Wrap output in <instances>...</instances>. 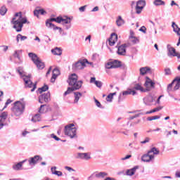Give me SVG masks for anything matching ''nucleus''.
<instances>
[{
	"label": "nucleus",
	"instance_id": "9b49d317",
	"mask_svg": "<svg viewBox=\"0 0 180 180\" xmlns=\"http://www.w3.org/2000/svg\"><path fill=\"white\" fill-rule=\"evenodd\" d=\"M144 86L146 88L145 89L146 92H148L149 91H151V89H154V88H155V83L149 77H146Z\"/></svg>",
	"mask_w": 180,
	"mask_h": 180
},
{
	"label": "nucleus",
	"instance_id": "473e14b6",
	"mask_svg": "<svg viewBox=\"0 0 180 180\" xmlns=\"http://www.w3.org/2000/svg\"><path fill=\"white\" fill-rule=\"evenodd\" d=\"M111 63L112 64V68H119V67L121 66L120 61H119L117 60H114L111 61Z\"/></svg>",
	"mask_w": 180,
	"mask_h": 180
},
{
	"label": "nucleus",
	"instance_id": "1a4fd4ad",
	"mask_svg": "<svg viewBox=\"0 0 180 180\" xmlns=\"http://www.w3.org/2000/svg\"><path fill=\"white\" fill-rule=\"evenodd\" d=\"M155 97L152 96L151 94L146 96L143 98V103L146 106H153V105H155Z\"/></svg>",
	"mask_w": 180,
	"mask_h": 180
},
{
	"label": "nucleus",
	"instance_id": "72a5a7b5",
	"mask_svg": "<svg viewBox=\"0 0 180 180\" xmlns=\"http://www.w3.org/2000/svg\"><path fill=\"white\" fill-rule=\"evenodd\" d=\"M148 152L150 154H153L154 155H158L160 154V150L155 147L152 148Z\"/></svg>",
	"mask_w": 180,
	"mask_h": 180
},
{
	"label": "nucleus",
	"instance_id": "052dcab7",
	"mask_svg": "<svg viewBox=\"0 0 180 180\" xmlns=\"http://www.w3.org/2000/svg\"><path fill=\"white\" fill-rule=\"evenodd\" d=\"M180 88V83H176V85L174 88V91H178V89H179Z\"/></svg>",
	"mask_w": 180,
	"mask_h": 180
},
{
	"label": "nucleus",
	"instance_id": "c756f323",
	"mask_svg": "<svg viewBox=\"0 0 180 180\" xmlns=\"http://www.w3.org/2000/svg\"><path fill=\"white\" fill-rule=\"evenodd\" d=\"M27 37L23 36V35L20 34H18L16 36L17 43H19V40H20L21 41H25V40H27Z\"/></svg>",
	"mask_w": 180,
	"mask_h": 180
},
{
	"label": "nucleus",
	"instance_id": "c03bdc74",
	"mask_svg": "<svg viewBox=\"0 0 180 180\" xmlns=\"http://www.w3.org/2000/svg\"><path fill=\"white\" fill-rule=\"evenodd\" d=\"M94 98V101L96 105V107L102 109L103 107H102V104H101V102H99V101H98L95 97Z\"/></svg>",
	"mask_w": 180,
	"mask_h": 180
},
{
	"label": "nucleus",
	"instance_id": "8fccbe9b",
	"mask_svg": "<svg viewBox=\"0 0 180 180\" xmlns=\"http://www.w3.org/2000/svg\"><path fill=\"white\" fill-rule=\"evenodd\" d=\"M146 143H150L149 137H146L144 141H141V144H146Z\"/></svg>",
	"mask_w": 180,
	"mask_h": 180
},
{
	"label": "nucleus",
	"instance_id": "7c9ffc66",
	"mask_svg": "<svg viewBox=\"0 0 180 180\" xmlns=\"http://www.w3.org/2000/svg\"><path fill=\"white\" fill-rule=\"evenodd\" d=\"M133 89H135L136 91H140L141 92H146V89L141 86L139 84H136L134 85Z\"/></svg>",
	"mask_w": 180,
	"mask_h": 180
},
{
	"label": "nucleus",
	"instance_id": "09e8293b",
	"mask_svg": "<svg viewBox=\"0 0 180 180\" xmlns=\"http://www.w3.org/2000/svg\"><path fill=\"white\" fill-rule=\"evenodd\" d=\"M95 85L98 87V88H101L102 87V82L101 81H96L95 82Z\"/></svg>",
	"mask_w": 180,
	"mask_h": 180
},
{
	"label": "nucleus",
	"instance_id": "7ed1b4c3",
	"mask_svg": "<svg viewBox=\"0 0 180 180\" xmlns=\"http://www.w3.org/2000/svg\"><path fill=\"white\" fill-rule=\"evenodd\" d=\"M16 71L17 72H18L19 75L21 77V78H22L23 81L25 82V88H32L31 92H34V90L37 88V84L36 83L33 84V82L30 81V75L26 76L25 75L22 67H18Z\"/></svg>",
	"mask_w": 180,
	"mask_h": 180
},
{
	"label": "nucleus",
	"instance_id": "13d9d810",
	"mask_svg": "<svg viewBox=\"0 0 180 180\" xmlns=\"http://www.w3.org/2000/svg\"><path fill=\"white\" fill-rule=\"evenodd\" d=\"M146 30H147V28H146V27H144V26H142L139 29V32H142L143 33H146Z\"/></svg>",
	"mask_w": 180,
	"mask_h": 180
},
{
	"label": "nucleus",
	"instance_id": "0e129e2a",
	"mask_svg": "<svg viewBox=\"0 0 180 180\" xmlns=\"http://www.w3.org/2000/svg\"><path fill=\"white\" fill-rule=\"evenodd\" d=\"M38 12L39 15H44V13H46V11L44 9H38Z\"/></svg>",
	"mask_w": 180,
	"mask_h": 180
},
{
	"label": "nucleus",
	"instance_id": "de8ad7c7",
	"mask_svg": "<svg viewBox=\"0 0 180 180\" xmlns=\"http://www.w3.org/2000/svg\"><path fill=\"white\" fill-rule=\"evenodd\" d=\"M11 103H12V100H11V99L8 98V99L6 101V103H5V105H4V109H6V108L8 107V105H11Z\"/></svg>",
	"mask_w": 180,
	"mask_h": 180
},
{
	"label": "nucleus",
	"instance_id": "ea45409f",
	"mask_svg": "<svg viewBox=\"0 0 180 180\" xmlns=\"http://www.w3.org/2000/svg\"><path fill=\"white\" fill-rule=\"evenodd\" d=\"M62 22L65 23V25H68V23H71V18L65 17V18H62Z\"/></svg>",
	"mask_w": 180,
	"mask_h": 180
},
{
	"label": "nucleus",
	"instance_id": "4d7b16f0",
	"mask_svg": "<svg viewBox=\"0 0 180 180\" xmlns=\"http://www.w3.org/2000/svg\"><path fill=\"white\" fill-rule=\"evenodd\" d=\"M85 9H86V6H83L79 8V12H85Z\"/></svg>",
	"mask_w": 180,
	"mask_h": 180
},
{
	"label": "nucleus",
	"instance_id": "3c124183",
	"mask_svg": "<svg viewBox=\"0 0 180 180\" xmlns=\"http://www.w3.org/2000/svg\"><path fill=\"white\" fill-rule=\"evenodd\" d=\"M44 106H46V105H41L40 106L39 110V113H44Z\"/></svg>",
	"mask_w": 180,
	"mask_h": 180
},
{
	"label": "nucleus",
	"instance_id": "cd10ccee",
	"mask_svg": "<svg viewBox=\"0 0 180 180\" xmlns=\"http://www.w3.org/2000/svg\"><path fill=\"white\" fill-rule=\"evenodd\" d=\"M116 25L117 26H123L124 25V20L122 18V16H118L117 19L116 20Z\"/></svg>",
	"mask_w": 180,
	"mask_h": 180
},
{
	"label": "nucleus",
	"instance_id": "39448f33",
	"mask_svg": "<svg viewBox=\"0 0 180 180\" xmlns=\"http://www.w3.org/2000/svg\"><path fill=\"white\" fill-rule=\"evenodd\" d=\"M74 124H69L65 127L64 133L71 139H77V128Z\"/></svg>",
	"mask_w": 180,
	"mask_h": 180
},
{
	"label": "nucleus",
	"instance_id": "f704fd0d",
	"mask_svg": "<svg viewBox=\"0 0 180 180\" xmlns=\"http://www.w3.org/2000/svg\"><path fill=\"white\" fill-rule=\"evenodd\" d=\"M129 40H130V41H131V43H133V44H137V43L139 42V39H137V37H134V36H132V35H131V36L129 37Z\"/></svg>",
	"mask_w": 180,
	"mask_h": 180
},
{
	"label": "nucleus",
	"instance_id": "412c9836",
	"mask_svg": "<svg viewBox=\"0 0 180 180\" xmlns=\"http://www.w3.org/2000/svg\"><path fill=\"white\" fill-rule=\"evenodd\" d=\"M116 41H117V34L115 33L111 34V37L108 39L109 46H115Z\"/></svg>",
	"mask_w": 180,
	"mask_h": 180
},
{
	"label": "nucleus",
	"instance_id": "b1692460",
	"mask_svg": "<svg viewBox=\"0 0 180 180\" xmlns=\"http://www.w3.org/2000/svg\"><path fill=\"white\" fill-rule=\"evenodd\" d=\"M139 71L141 75H146L147 72H150V71H151V68H150L149 67L141 68Z\"/></svg>",
	"mask_w": 180,
	"mask_h": 180
},
{
	"label": "nucleus",
	"instance_id": "e433bc0d",
	"mask_svg": "<svg viewBox=\"0 0 180 180\" xmlns=\"http://www.w3.org/2000/svg\"><path fill=\"white\" fill-rule=\"evenodd\" d=\"M115 95H116V92L108 94L106 97L107 102H112V100L113 99V96H115Z\"/></svg>",
	"mask_w": 180,
	"mask_h": 180
},
{
	"label": "nucleus",
	"instance_id": "5fc2aeb1",
	"mask_svg": "<svg viewBox=\"0 0 180 180\" xmlns=\"http://www.w3.org/2000/svg\"><path fill=\"white\" fill-rule=\"evenodd\" d=\"M172 82H173V84L174 82H176V84H180V77H176Z\"/></svg>",
	"mask_w": 180,
	"mask_h": 180
},
{
	"label": "nucleus",
	"instance_id": "864d4df0",
	"mask_svg": "<svg viewBox=\"0 0 180 180\" xmlns=\"http://www.w3.org/2000/svg\"><path fill=\"white\" fill-rule=\"evenodd\" d=\"M65 169H66L67 171H69V172H71V171H72L73 172H75V169H72V167L65 166Z\"/></svg>",
	"mask_w": 180,
	"mask_h": 180
},
{
	"label": "nucleus",
	"instance_id": "4be33fe9",
	"mask_svg": "<svg viewBox=\"0 0 180 180\" xmlns=\"http://www.w3.org/2000/svg\"><path fill=\"white\" fill-rule=\"evenodd\" d=\"M60 75V70L57 68L53 69L52 77L51 78V82H56L57 77Z\"/></svg>",
	"mask_w": 180,
	"mask_h": 180
},
{
	"label": "nucleus",
	"instance_id": "a878e982",
	"mask_svg": "<svg viewBox=\"0 0 180 180\" xmlns=\"http://www.w3.org/2000/svg\"><path fill=\"white\" fill-rule=\"evenodd\" d=\"M51 53L54 54V56H61L63 54V51L61 48L56 47L54 49H51Z\"/></svg>",
	"mask_w": 180,
	"mask_h": 180
},
{
	"label": "nucleus",
	"instance_id": "f03ea898",
	"mask_svg": "<svg viewBox=\"0 0 180 180\" xmlns=\"http://www.w3.org/2000/svg\"><path fill=\"white\" fill-rule=\"evenodd\" d=\"M11 23L13 25V27L16 32H22L23 25L25 23H30L27 22V18L22 15V12L16 13L11 20Z\"/></svg>",
	"mask_w": 180,
	"mask_h": 180
},
{
	"label": "nucleus",
	"instance_id": "423d86ee",
	"mask_svg": "<svg viewBox=\"0 0 180 180\" xmlns=\"http://www.w3.org/2000/svg\"><path fill=\"white\" fill-rule=\"evenodd\" d=\"M28 56L35 65H37L38 70H43V68H44V63L40 60V58L37 57V55L33 53H29Z\"/></svg>",
	"mask_w": 180,
	"mask_h": 180
},
{
	"label": "nucleus",
	"instance_id": "f8f14e48",
	"mask_svg": "<svg viewBox=\"0 0 180 180\" xmlns=\"http://www.w3.org/2000/svg\"><path fill=\"white\" fill-rule=\"evenodd\" d=\"M144 6H146V1L144 0H139L136 2V13L137 15H140L143 9H144Z\"/></svg>",
	"mask_w": 180,
	"mask_h": 180
},
{
	"label": "nucleus",
	"instance_id": "f257e3e1",
	"mask_svg": "<svg viewBox=\"0 0 180 180\" xmlns=\"http://www.w3.org/2000/svg\"><path fill=\"white\" fill-rule=\"evenodd\" d=\"M68 82L72 87L68 88L67 91L64 93V96L70 95V94H71V92H74V91H78V89H81L82 87V84H84L82 80L78 81V76L75 73H73L69 76Z\"/></svg>",
	"mask_w": 180,
	"mask_h": 180
},
{
	"label": "nucleus",
	"instance_id": "6e6d98bb",
	"mask_svg": "<svg viewBox=\"0 0 180 180\" xmlns=\"http://www.w3.org/2000/svg\"><path fill=\"white\" fill-rule=\"evenodd\" d=\"M56 22V23H61L63 22V17H57Z\"/></svg>",
	"mask_w": 180,
	"mask_h": 180
},
{
	"label": "nucleus",
	"instance_id": "6ab92c4d",
	"mask_svg": "<svg viewBox=\"0 0 180 180\" xmlns=\"http://www.w3.org/2000/svg\"><path fill=\"white\" fill-rule=\"evenodd\" d=\"M139 168H140L139 166H134L131 169H128L126 171L125 175H127V176H133V175L136 174L137 169H139Z\"/></svg>",
	"mask_w": 180,
	"mask_h": 180
},
{
	"label": "nucleus",
	"instance_id": "20e7f679",
	"mask_svg": "<svg viewBox=\"0 0 180 180\" xmlns=\"http://www.w3.org/2000/svg\"><path fill=\"white\" fill-rule=\"evenodd\" d=\"M25 108H26V104L25 103V102L15 101L13 103V106L11 108V110L14 116H16V117H19V116H21V115H23Z\"/></svg>",
	"mask_w": 180,
	"mask_h": 180
},
{
	"label": "nucleus",
	"instance_id": "bb28decb",
	"mask_svg": "<svg viewBox=\"0 0 180 180\" xmlns=\"http://www.w3.org/2000/svg\"><path fill=\"white\" fill-rule=\"evenodd\" d=\"M153 5H155V6H165V1L162 0H155Z\"/></svg>",
	"mask_w": 180,
	"mask_h": 180
},
{
	"label": "nucleus",
	"instance_id": "2eb2a0df",
	"mask_svg": "<svg viewBox=\"0 0 180 180\" xmlns=\"http://www.w3.org/2000/svg\"><path fill=\"white\" fill-rule=\"evenodd\" d=\"M6 119H8V112H3L0 115V130L4 128V126H6Z\"/></svg>",
	"mask_w": 180,
	"mask_h": 180
},
{
	"label": "nucleus",
	"instance_id": "79ce46f5",
	"mask_svg": "<svg viewBox=\"0 0 180 180\" xmlns=\"http://www.w3.org/2000/svg\"><path fill=\"white\" fill-rule=\"evenodd\" d=\"M7 11L6 7L2 6L0 9V14L1 16H4L6 13Z\"/></svg>",
	"mask_w": 180,
	"mask_h": 180
},
{
	"label": "nucleus",
	"instance_id": "6e6552de",
	"mask_svg": "<svg viewBox=\"0 0 180 180\" xmlns=\"http://www.w3.org/2000/svg\"><path fill=\"white\" fill-rule=\"evenodd\" d=\"M167 56L168 57H177V58H180V53L176 52L175 48L171 46L170 44L167 45Z\"/></svg>",
	"mask_w": 180,
	"mask_h": 180
},
{
	"label": "nucleus",
	"instance_id": "680f3d73",
	"mask_svg": "<svg viewBox=\"0 0 180 180\" xmlns=\"http://www.w3.org/2000/svg\"><path fill=\"white\" fill-rule=\"evenodd\" d=\"M175 176L176 178H180V169L176 171Z\"/></svg>",
	"mask_w": 180,
	"mask_h": 180
},
{
	"label": "nucleus",
	"instance_id": "338daca9",
	"mask_svg": "<svg viewBox=\"0 0 180 180\" xmlns=\"http://www.w3.org/2000/svg\"><path fill=\"white\" fill-rule=\"evenodd\" d=\"M174 5H175L176 6H179V5H178V4H176V3L175 2V1L173 0V1H171L170 6H174Z\"/></svg>",
	"mask_w": 180,
	"mask_h": 180
},
{
	"label": "nucleus",
	"instance_id": "bf43d9fd",
	"mask_svg": "<svg viewBox=\"0 0 180 180\" xmlns=\"http://www.w3.org/2000/svg\"><path fill=\"white\" fill-rule=\"evenodd\" d=\"M129 158H131V155H127L124 158H122L121 160L122 161H124L126 160H129Z\"/></svg>",
	"mask_w": 180,
	"mask_h": 180
},
{
	"label": "nucleus",
	"instance_id": "49530a36",
	"mask_svg": "<svg viewBox=\"0 0 180 180\" xmlns=\"http://www.w3.org/2000/svg\"><path fill=\"white\" fill-rule=\"evenodd\" d=\"M53 175H57V176H63V172L57 171L53 172Z\"/></svg>",
	"mask_w": 180,
	"mask_h": 180
},
{
	"label": "nucleus",
	"instance_id": "4468645a",
	"mask_svg": "<svg viewBox=\"0 0 180 180\" xmlns=\"http://www.w3.org/2000/svg\"><path fill=\"white\" fill-rule=\"evenodd\" d=\"M77 160H84V161H89L92 158L91 157V153H78L76 157Z\"/></svg>",
	"mask_w": 180,
	"mask_h": 180
},
{
	"label": "nucleus",
	"instance_id": "a19ab883",
	"mask_svg": "<svg viewBox=\"0 0 180 180\" xmlns=\"http://www.w3.org/2000/svg\"><path fill=\"white\" fill-rule=\"evenodd\" d=\"M105 67L107 70H112V68H113V65L112 63V61H110L105 63Z\"/></svg>",
	"mask_w": 180,
	"mask_h": 180
},
{
	"label": "nucleus",
	"instance_id": "69168bd1",
	"mask_svg": "<svg viewBox=\"0 0 180 180\" xmlns=\"http://www.w3.org/2000/svg\"><path fill=\"white\" fill-rule=\"evenodd\" d=\"M56 169H57V167H53L51 168V171L53 175H54V172H57V170H56Z\"/></svg>",
	"mask_w": 180,
	"mask_h": 180
},
{
	"label": "nucleus",
	"instance_id": "aec40b11",
	"mask_svg": "<svg viewBox=\"0 0 180 180\" xmlns=\"http://www.w3.org/2000/svg\"><path fill=\"white\" fill-rule=\"evenodd\" d=\"M26 161H27V159H25L17 164L13 165V169H14V171H20V169H22V167H23V164H25Z\"/></svg>",
	"mask_w": 180,
	"mask_h": 180
},
{
	"label": "nucleus",
	"instance_id": "c85d7f7f",
	"mask_svg": "<svg viewBox=\"0 0 180 180\" xmlns=\"http://www.w3.org/2000/svg\"><path fill=\"white\" fill-rule=\"evenodd\" d=\"M31 120L32 122H34V123H36L41 120V117L40 114H36L34 116L32 117Z\"/></svg>",
	"mask_w": 180,
	"mask_h": 180
},
{
	"label": "nucleus",
	"instance_id": "774afa93",
	"mask_svg": "<svg viewBox=\"0 0 180 180\" xmlns=\"http://www.w3.org/2000/svg\"><path fill=\"white\" fill-rule=\"evenodd\" d=\"M29 133H30V132H29V131H24L22 133V137H26V135H27V134H29Z\"/></svg>",
	"mask_w": 180,
	"mask_h": 180
},
{
	"label": "nucleus",
	"instance_id": "5701e85b",
	"mask_svg": "<svg viewBox=\"0 0 180 180\" xmlns=\"http://www.w3.org/2000/svg\"><path fill=\"white\" fill-rule=\"evenodd\" d=\"M172 27L173 28V32L177 34V36H180L179 32V27H178V25L175 23V22H172Z\"/></svg>",
	"mask_w": 180,
	"mask_h": 180
},
{
	"label": "nucleus",
	"instance_id": "ddd939ff",
	"mask_svg": "<svg viewBox=\"0 0 180 180\" xmlns=\"http://www.w3.org/2000/svg\"><path fill=\"white\" fill-rule=\"evenodd\" d=\"M41 161L43 160V158H41L40 155H37L34 157L30 158L27 161H28V164L30 167H34L37 162H39V160Z\"/></svg>",
	"mask_w": 180,
	"mask_h": 180
},
{
	"label": "nucleus",
	"instance_id": "a211bd4d",
	"mask_svg": "<svg viewBox=\"0 0 180 180\" xmlns=\"http://www.w3.org/2000/svg\"><path fill=\"white\" fill-rule=\"evenodd\" d=\"M152 160H154V155L150 154L149 151L141 157V161L143 162H150Z\"/></svg>",
	"mask_w": 180,
	"mask_h": 180
},
{
	"label": "nucleus",
	"instance_id": "603ef678",
	"mask_svg": "<svg viewBox=\"0 0 180 180\" xmlns=\"http://www.w3.org/2000/svg\"><path fill=\"white\" fill-rule=\"evenodd\" d=\"M165 75H171V69L166 68L165 69Z\"/></svg>",
	"mask_w": 180,
	"mask_h": 180
},
{
	"label": "nucleus",
	"instance_id": "0eeeda50",
	"mask_svg": "<svg viewBox=\"0 0 180 180\" xmlns=\"http://www.w3.org/2000/svg\"><path fill=\"white\" fill-rule=\"evenodd\" d=\"M56 18H51L46 21V26L49 29H53V30H59V32L61 33L63 32V29L60 27L56 26L54 24L52 23V22H56Z\"/></svg>",
	"mask_w": 180,
	"mask_h": 180
},
{
	"label": "nucleus",
	"instance_id": "393cba45",
	"mask_svg": "<svg viewBox=\"0 0 180 180\" xmlns=\"http://www.w3.org/2000/svg\"><path fill=\"white\" fill-rule=\"evenodd\" d=\"M74 95H75L74 103H78V101H79V98L82 97V93L76 91V92H74Z\"/></svg>",
	"mask_w": 180,
	"mask_h": 180
},
{
	"label": "nucleus",
	"instance_id": "9d476101",
	"mask_svg": "<svg viewBox=\"0 0 180 180\" xmlns=\"http://www.w3.org/2000/svg\"><path fill=\"white\" fill-rule=\"evenodd\" d=\"M85 63H88L87 60H79L72 65V70L78 71V70H84L86 67Z\"/></svg>",
	"mask_w": 180,
	"mask_h": 180
},
{
	"label": "nucleus",
	"instance_id": "2f4dec72",
	"mask_svg": "<svg viewBox=\"0 0 180 180\" xmlns=\"http://www.w3.org/2000/svg\"><path fill=\"white\" fill-rule=\"evenodd\" d=\"M108 176V173L105 172H101L98 173H96L94 174V176H96V178H105V176Z\"/></svg>",
	"mask_w": 180,
	"mask_h": 180
},
{
	"label": "nucleus",
	"instance_id": "58836bf2",
	"mask_svg": "<svg viewBox=\"0 0 180 180\" xmlns=\"http://www.w3.org/2000/svg\"><path fill=\"white\" fill-rule=\"evenodd\" d=\"M48 90H49L48 85H44V86H42L38 89L39 94H43V92H46V91H48Z\"/></svg>",
	"mask_w": 180,
	"mask_h": 180
},
{
	"label": "nucleus",
	"instance_id": "a18cd8bd",
	"mask_svg": "<svg viewBox=\"0 0 180 180\" xmlns=\"http://www.w3.org/2000/svg\"><path fill=\"white\" fill-rule=\"evenodd\" d=\"M50 136H51V139H54V140H56V141H60V140H61V139L58 138L54 134H51Z\"/></svg>",
	"mask_w": 180,
	"mask_h": 180
},
{
	"label": "nucleus",
	"instance_id": "f3484780",
	"mask_svg": "<svg viewBox=\"0 0 180 180\" xmlns=\"http://www.w3.org/2000/svg\"><path fill=\"white\" fill-rule=\"evenodd\" d=\"M129 44H124L118 47L117 53L119 56H126V49L129 47Z\"/></svg>",
	"mask_w": 180,
	"mask_h": 180
},
{
	"label": "nucleus",
	"instance_id": "4c0bfd02",
	"mask_svg": "<svg viewBox=\"0 0 180 180\" xmlns=\"http://www.w3.org/2000/svg\"><path fill=\"white\" fill-rule=\"evenodd\" d=\"M20 53H22V50L15 51L13 57H15V58H18V60H20Z\"/></svg>",
	"mask_w": 180,
	"mask_h": 180
},
{
	"label": "nucleus",
	"instance_id": "c9c22d12",
	"mask_svg": "<svg viewBox=\"0 0 180 180\" xmlns=\"http://www.w3.org/2000/svg\"><path fill=\"white\" fill-rule=\"evenodd\" d=\"M174 85V82H171L170 84H168L167 86V92L169 95V96H171V98H174V96L173 95H171V94L169 92H171V91H172V86Z\"/></svg>",
	"mask_w": 180,
	"mask_h": 180
},
{
	"label": "nucleus",
	"instance_id": "dca6fc26",
	"mask_svg": "<svg viewBox=\"0 0 180 180\" xmlns=\"http://www.w3.org/2000/svg\"><path fill=\"white\" fill-rule=\"evenodd\" d=\"M50 92H47L46 94H41L39 96V103H47V102H50Z\"/></svg>",
	"mask_w": 180,
	"mask_h": 180
},
{
	"label": "nucleus",
	"instance_id": "37998d69",
	"mask_svg": "<svg viewBox=\"0 0 180 180\" xmlns=\"http://www.w3.org/2000/svg\"><path fill=\"white\" fill-rule=\"evenodd\" d=\"M160 116L155 115V116L149 117L147 118V120L149 122H151L152 120H158V119H160Z\"/></svg>",
	"mask_w": 180,
	"mask_h": 180
},
{
	"label": "nucleus",
	"instance_id": "e2e57ef3",
	"mask_svg": "<svg viewBox=\"0 0 180 180\" xmlns=\"http://www.w3.org/2000/svg\"><path fill=\"white\" fill-rule=\"evenodd\" d=\"M130 89H129V90H127V91H123L122 92V95L123 96H126V95H130Z\"/></svg>",
	"mask_w": 180,
	"mask_h": 180
}]
</instances>
